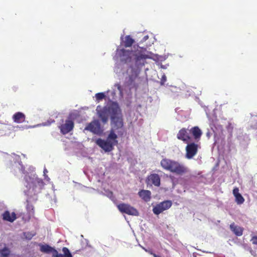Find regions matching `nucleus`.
<instances>
[{
	"instance_id": "obj_1",
	"label": "nucleus",
	"mask_w": 257,
	"mask_h": 257,
	"mask_svg": "<svg viewBox=\"0 0 257 257\" xmlns=\"http://www.w3.org/2000/svg\"><path fill=\"white\" fill-rule=\"evenodd\" d=\"M161 167L165 170L178 175H182L188 171L187 168L178 161L164 158L160 162Z\"/></svg>"
},
{
	"instance_id": "obj_2",
	"label": "nucleus",
	"mask_w": 257,
	"mask_h": 257,
	"mask_svg": "<svg viewBox=\"0 0 257 257\" xmlns=\"http://www.w3.org/2000/svg\"><path fill=\"white\" fill-rule=\"evenodd\" d=\"M40 251L46 253H52L53 257H73L69 249L66 247L62 248L64 254L59 253L56 249L48 244H40Z\"/></svg>"
},
{
	"instance_id": "obj_3",
	"label": "nucleus",
	"mask_w": 257,
	"mask_h": 257,
	"mask_svg": "<svg viewBox=\"0 0 257 257\" xmlns=\"http://www.w3.org/2000/svg\"><path fill=\"white\" fill-rule=\"evenodd\" d=\"M105 106L106 107V109L109 112V114L110 115L111 118H112L113 116L116 117L119 115L122 114L121 111L119 106V105L116 102L111 101Z\"/></svg>"
},
{
	"instance_id": "obj_4",
	"label": "nucleus",
	"mask_w": 257,
	"mask_h": 257,
	"mask_svg": "<svg viewBox=\"0 0 257 257\" xmlns=\"http://www.w3.org/2000/svg\"><path fill=\"white\" fill-rule=\"evenodd\" d=\"M187 144V145L185 148V157L188 159H191L197 154L199 146L195 143H188Z\"/></svg>"
},
{
	"instance_id": "obj_5",
	"label": "nucleus",
	"mask_w": 257,
	"mask_h": 257,
	"mask_svg": "<svg viewBox=\"0 0 257 257\" xmlns=\"http://www.w3.org/2000/svg\"><path fill=\"white\" fill-rule=\"evenodd\" d=\"M111 130H113V131L115 132L117 131V133L119 134V133L121 132L120 130H122L123 126L122 114L116 117H112V118H111Z\"/></svg>"
},
{
	"instance_id": "obj_6",
	"label": "nucleus",
	"mask_w": 257,
	"mask_h": 257,
	"mask_svg": "<svg viewBox=\"0 0 257 257\" xmlns=\"http://www.w3.org/2000/svg\"><path fill=\"white\" fill-rule=\"evenodd\" d=\"M118 209L121 212L124 213L128 215L138 216V211L134 207L131 206L129 204L125 203H120L117 206Z\"/></svg>"
},
{
	"instance_id": "obj_7",
	"label": "nucleus",
	"mask_w": 257,
	"mask_h": 257,
	"mask_svg": "<svg viewBox=\"0 0 257 257\" xmlns=\"http://www.w3.org/2000/svg\"><path fill=\"white\" fill-rule=\"evenodd\" d=\"M172 205V201L170 200H166L163 201L153 207V211L154 214L159 215L164 211L169 209Z\"/></svg>"
},
{
	"instance_id": "obj_8",
	"label": "nucleus",
	"mask_w": 257,
	"mask_h": 257,
	"mask_svg": "<svg viewBox=\"0 0 257 257\" xmlns=\"http://www.w3.org/2000/svg\"><path fill=\"white\" fill-rule=\"evenodd\" d=\"M74 127V121L70 119H66L64 123L61 124L58 126V128L60 130V132L63 135H66L72 131Z\"/></svg>"
},
{
	"instance_id": "obj_9",
	"label": "nucleus",
	"mask_w": 257,
	"mask_h": 257,
	"mask_svg": "<svg viewBox=\"0 0 257 257\" xmlns=\"http://www.w3.org/2000/svg\"><path fill=\"white\" fill-rule=\"evenodd\" d=\"M84 130L88 131L94 134H99L101 133L100 124L98 120H93L86 126Z\"/></svg>"
},
{
	"instance_id": "obj_10",
	"label": "nucleus",
	"mask_w": 257,
	"mask_h": 257,
	"mask_svg": "<svg viewBox=\"0 0 257 257\" xmlns=\"http://www.w3.org/2000/svg\"><path fill=\"white\" fill-rule=\"evenodd\" d=\"M96 144L106 152H109L113 150V146L107 140L99 138L96 141Z\"/></svg>"
},
{
	"instance_id": "obj_11",
	"label": "nucleus",
	"mask_w": 257,
	"mask_h": 257,
	"mask_svg": "<svg viewBox=\"0 0 257 257\" xmlns=\"http://www.w3.org/2000/svg\"><path fill=\"white\" fill-rule=\"evenodd\" d=\"M177 138L178 140L182 141L185 143H189L191 139L188 130L184 127L179 130L177 135Z\"/></svg>"
},
{
	"instance_id": "obj_12",
	"label": "nucleus",
	"mask_w": 257,
	"mask_h": 257,
	"mask_svg": "<svg viewBox=\"0 0 257 257\" xmlns=\"http://www.w3.org/2000/svg\"><path fill=\"white\" fill-rule=\"evenodd\" d=\"M146 182L148 185H154L159 187L160 185V178L158 174H152L147 178Z\"/></svg>"
},
{
	"instance_id": "obj_13",
	"label": "nucleus",
	"mask_w": 257,
	"mask_h": 257,
	"mask_svg": "<svg viewBox=\"0 0 257 257\" xmlns=\"http://www.w3.org/2000/svg\"><path fill=\"white\" fill-rule=\"evenodd\" d=\"M99 108H100V106H97L96 110L97 111L98 117L101 119L103 123H106L108 119L109 115V112L108 111L105 106H104L102 109H99Z\"/></svg>"
},
{
	"instance_id": "obj_14",
	"label": "nucleus",
	"mask_w": 257,
	"mask_h": 257,
	"mask_svg": "<svg viewBox=\"0 0 257 257\" xmlns=\"http://www.w3.org/2000/svg\"><path fill=\"white\" fill-rule=\"evenodd\" d=\"M117 52L122 61L126 63L131 61L133 51L122 49L118 50Z\"/></svg>"
},
{
	"instance_id": "obj_15",
	"label": "nucleus",
	"mask_w": 257,
	"mask_h": 257,
	"mask_svg": "<svg viewBox=\"0 0 257 257\" xmlns=\"http://www.w3.org/2000/svg\"><path fill=\"white\" fill-rule=\"evenodd\" d=\"M2 217L4 220L10 222H13L17 219L16 214L14 212L11 214L8 210H6L3 213Z\"/></svg>"
},
{
	"instance_id": "obj_16",
	"label": "nucleus",
	"mask_w": 257,
	"mask_h": 257,
	"mask_svg": "<svg viewBox=\"0 0 257 257\" xmlns=\"http://www.w3.org/2000/svg\"><path fill=\"white\" fill-rule=\"evenodd\" d=\"M138 195L145 202H149L151 198V192L147 190H141L138 192Z\"/></svg>"
},
{
	"instance_id": "obj_17",
	"label": "nucleus",
	"mask_w": 257,
	"mask_h": 257,
	"mask_svg": "<svg viewBox=\"0 0 257 257\" xmlns=\"http://www.w3.org/2000/svg\"><path fill=\"white\" fill-rule=\"evenodd\" d=\"M12 118L15 122L20 123L25 121L26 115L23 112H17L13 115Z\"/></svg>"
},
{
	"instance_id": "obj_18",
	"label": "nucleus",
	"mask_w": 257,
	"mask_h": 257,
	"mask_svg": "<svg viewBox=\"0 0 257 257\" xmlns=\"http://www.w3.org/2000/svg\"><path fill=\"white\" fill-rule=\"evenodd\" d=\"M233 194L235 198V202L237 204H242L244 202V199L239 192V189L235 187L233 190Z\"/></svg>"
},
{
	"instance_id": "obj_19",
	"label": "nucleus",
	"mask_w": 257,
	"mask_h": 257,
	"mask_svg": "<svg viewBox=\"0 0 257 257\" xmlns=\"http://www.w3.org/2000/svg\"><path fill=\"white\" fill-rule=\"evenodd\" d=\"M117 136L113 130H110L109 135H108L106 140L112 144L113 146L118 144L117 140Z\"/></svg>"
},
{
	"instance_id": "obj_20",
	"label": "nucleus",
	"mask_w": 257,
	"mask_h": 257,
	"mask_svg": "<svg viewBox=\"0 0 257 257\" xmlns=\"http://www.w3.org/2000/svg\"><path fill=\"white\" fill-rule=\"evenodd\" d=\"M191 133L194 139L198 142L200 140L202 135V132L198 126H194L189 131Z\"/></svg>"
},
{
	"instance_id": "obj_21",
	"label": "nucleus",
	"mask_w": 257,
	"mask_h": 257,
	"mask_svg": "<svg viewBox=\"0 0 257 257\" xmlns=\"http://www.w3.org/2000/svg\"><path fill=\"white\" fill-rule=\"evenodd\" d=\"M134 55L135 56V60L137 65L141 64V60L144 61L150 58L148 55L140 52H136Z\"/></svg>"
},
{
	"instance_id": "obj_22",
	"label": "nucleus",
	"mask_w": 257,
	"mask_h": 257,
	"mask_svg": "<svg viewBox=\"0 0 257 257\" xmlns=\"http://www.w3.org/2000/svg\"><path fill=\"white\" fill-rule=\"evenodd\" d=\"M230 228L233 233L238 236H241L243 233V228L235 225L234 223L230 225Z\"/></svg>"
},
{
	"instance_id": "obj_23",
	"label": "nucleus",
	"mask_w": 257,
	"mask_h": 257,
	"mask_svg": "<svg viewBox=\"0 0 257 257\" xmlns=\"http://www.w3.org/2000/svg\"><path fill=\"white\" fill-rule=\"evenodd\" d=\"M28 204L26 206L27 211L28 213V216L27 217V218L25 219V220L29 221L31 217H34V207L33 205L30 204L29 203V201H27Z\"/></svg>"
},
{
	"instance_id": "obj_24",
	"label": "nucleus",
	"mask_w": 257,
	"mask_h": 257,
	"mask_svg": "<svg viewBox=\"0 0 257 257\" xmlns=\"http://www.w3.org/2000/svg\"><path fill=\"white\" fill-rule=\"evenodd\" d=\"M134 42V40L130 35H127L125 37L124 40L123 41V45L126 48L130 47Z\"/></svg>"
},
{
	"instance_id": "obj_25",
	"label": "nucleus",
	"mask_w": 257,
	"mask_h": 257,
	"mask_svg": "<svg viewBox=\"0 0 257 257\" xmlns=\"http://www.w3.org/2000/svg\"><path fill=\"white\" fill-rule=\"evenodd\" d=\"M10 254L11 250L8 247L5 246L0 249V257H10Z\"/></svg>"
},
{
	"instance_id": "obj_26",
	"label": "nucleus",
	"mask_w": 257,
	"mask_h": 257,
	"mask_svg": "<svg viewBox=\"0 0 257 257\" xmlns=\"http://www.w3.org/2000/svg\"><path fill=\"white\" fill-rule=\"evenodd\" d=\"M24 238L27 240H31L36 235L35 232H24Z\"/></svg>"
},
{
	"instance_id": "obj_27",
	"label": "nucleus",
	"mask_w": 257,
	"mask_h": 257,
	"mask_svg": "<svg viewBox=\"0 0 257 257\" xmlns=\"http://www.w3.org/2000/svg\"><path fill=\"white\" fill-rule=\"evenodd\" d=\"M95 97L96 101L99 102L104 99L105 97V95L103 92H99L95 94Z\"/></svg>"
},
{
	"instance_id": "obj_28",
	"label": "nucleus",
	"mask_w": 257,
	"mask_h": 257,
	"mask_svg": "<svg viewBox=\"0 0 257 257\" xmlns=\"http://www.w3.org/2000/svg\"><path fill=\"white\" fill-rule=\"evenodd\" d=\"M115 87H116L117 88V89H118V90L119 91V94L121 96H122L123 95V91H122V87L120 85V84L119 83H116L114 85Z\"/></svg>"
},
{
	"instance_id": "obj_29",
	"label": "nucleus",
	"mask_w": 257,
	"mask_h": 257,
	"mask_svg": "<svg viewBox=\"0 0 257 257\" xmlns=\"http://www.w3.org/2000/svg\"><path fill=\"white\" fill-rule=\"evenodd\" d=\"M250 240L253 244L257 245V236H252Z\"/></svg>"
},
{
	"instance_id": "obj_30",
	"label": "nucleus",
	"mask_w": 257,
	"mask_h": 257,
	"mask_svg": "<svg viewBox=\"0 0 257 257\" xmlns=\"http://www.w3.org/2000/svg\"><path fill=\"white\" fill-rule=\"evenodd\" d=\"M149 38V36L148 35H146L144 36L143 38V39L141 40V42H144L147 41Z\"/></svg>"
},
{
	"instance_id": "obj_31",
	"label": "nucleus",
	"mask_w": 257,
	"mask_h": 257,
	"mask_svg": "<svg viewBox=\"0 0 257 257\" xmlns=\"http://www.w3.org/2000/svg\"><path fill=\"white\" fill-rule=\"evenodd\" d=\"M145 250H146V251H147V252H149V253H150V254H152V255H153V254H154V253H153V252H152V250H147V249H145Z\"/></svg>"
},
{
	"instance_id": "obj_32",
	"label": "nucleus",
	"mask_w": 257,
	"mask_h": 257,
	"mask_svg": "<svg viewBox=\"0 0 257 257\" xmlns=\"http://www.w3.org/2000/svg\"><path fill=\"white\" fill-rule=\"evenodd\" d=\"M166 80V77L165 75L162 77V81H165Z\"/></svg>"
},
{
	"instance_id": "obj_33",
	"label": "nucleus",
	"mask_w": 257,
	"mask_h": 257,
	"mask_svg": "<svg viewBox=\"0 0 257 257\" xmlns=\"http://www.w3.org/2000/svg\"><path fill=\"white\" fill-rule=\"evenodd\" d=\"M46 172H47L46 170H45L44 171V173H45Z\"/></svg>"
}]
</instances>
